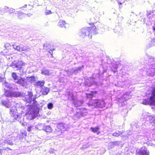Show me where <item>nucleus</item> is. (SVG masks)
Returning a JSON list of instances; mask_svg holds the SVG:
<instances>
[{
	"instance_id": "obj_28",
	"label": "nucleus",
	"mask_w": 155,
	"mask_h": 155,
	"mask_svg": "<svg viewBox=\"0 0 155 155\" xmlns=\"http://www.w3.org/2000/svg\"><path fill=\"white\" fill-rule=\"evenodd\" d=\"M153 30L154 32L153 36L151 38V42L152 45H155V26L153 27Z\"/></svg>"
},
{
	"instance_id": "obj_3",
	"label": "nucleus",
	"mask_w": 155,
	"mask_h": 155,
	"mask_svg": "<svg viewBox=\"0 0 155 155\" xmlns=\"http://www.w3.org/2000/svg\"><path fill=\"white\" fill-rule=\"evenodd\" d=\"M23 109L22 107L19 106L18 104H17L15 107L14 106L10 109V114L13 121L15 120H17L20 124H23L21 120H19L20 117V115L18 114H21V112H23L22 110Z\"/></svg>"
},
{
	"instance_id": "obj_47",
	"label": "nucleus",
	"mask_w": 155,
	"mask_h": 155,
	"mask_svg": "<svg viewBox=\"0 0 155 155\" xmlns=\"http://www.w3.org/2000/svg\"><path fill=\"white\" fill-rule=\"evenodd\" d=\"M54 150L53 149H51L50 150H49V152L50 153H52L54 152Z\"/></svg>"
},
{
	"instance_id": "obj_9",
	"label": "nucleus",
	"mask_w": 155,
	"mask_h": 155,
	"mask_svg": "<svg viewBox=\"0 0 155 155\" xmlns=\"http://www.w3.org/2000/svg\"><path fill=\"white\" fill-rule=\"evenodd\" d=\"M143 118H146L147 120H149L150 123L154 126V128L153 129V131L155 132V116L154 115H150L148 112H143L142 114Z\"/></svg>"
},
{
	"instance_id": "obj_25",
	"label": "nucleus",
	"mask_w": 155,
	"mask_h": 155,
	"mask_svg": "<svg viewBox=\"0 0 155 155\" xmlns=\"http://www.w3.org/2000/svg\"><path fill=\"white\" fill-rule=\"evenodd\" d=\"M84 67V66L82 65L81 67H79L75 68H72L74 74H76L79 71H80L81 69Z\"/></svg>"
},
{
	"instance_id": "obj_34",
	"label": "nucleus",
	"mask_w": 155,
	"mask_h": 155,
	"mask_svg": "<svg viewBox=\"0 0 155 155\" xmlns=\"http://www.w3.org/2000/svg\"><path fill=\"white\" fill-rule=\"evenodd\" d=\"M123 131H117L112 134V135L114 136L118 137L120 135L123 133Z\"/></svg>"
},
{
	"instance_id": "obj_48",
	"label": "nucleus",
	"mask_w": 155,
	"mask_h": 155,
	"mask_svg": "<svg viewBox=\"0 0 155 155\" xmlns=\"http://www.w3.org/2000/svg\"><path fill=\"white\" fill-rule=\"evenodd\" d=\"M26 17L27 16H28V17H30L31 16L32 14L29 13H28V14H26Z\"/></svg>"
},
{
	"instance_id": "obj_27",
	"label": "nucleus",
	"mask_w": 155,
	"mask_h": 155,
	"mask_svg": "<svg viewBox=\"0 0 155 155\" xmlns=\"http://www.w3.org/2000/svg\"><path fill=\"white\" fill-rule=\"evenodd\" d=\"M18 18L20 19L26 17V14L22 13L20 12H18Z\"/></svg>"
},
{
	"instance_id": "obj_12",
	"label": "nucleus",
	"mask_w": 155,
	"mask_h": 155,
	"mask_svg": "<svg viewBox=\"0 0 155 155\" xmlns=\"http://www.w3.org/2000/svg\"><path fill=\"white\" fill-rule=\"evenodd\" d=\"M141 133H140L138 134V137L137 138H140L142 139V141L144 142H146L149 140L150 134L149 133L146 132L142 131Z\"/></svg>"
},
{
	"instance_id": "obj_38",
	"label": "nucleus",
	"mask_w": 155,
	"mask_h": 155,
	"mask_svg": "<svg viewBox=\"0 0 155 155\" xmlns=\"http://www.w3.org/2000/svg\"><path fill=\"white\" fill-rule=\"evenodd\" d=\"M9 8L6 6H5L3 9V12L4 13L8 12Z\"/></svg>"
},
{
	"instance_id": "obj_42",
	"label": "nucleus",
	"mask_w": 155,
	"mask_h": 155,
	"mask_svg": "<svg viewBox=\"0 0 155 155\" xmlns=\"http://www.w3.org/2000/svg\"><path fill=\"white\" fill-rule=\"evenodd\" d=\"M47 107L48 109H51L53 107V104L52 103H49L48 104Z\"/></svg>"
},
{
	"instance_id": "obj_53",
	"label": "nucleus",
	"mask_w": 155,
	"mask_h": 155,
	"mask_svg": "<svg viewBox=\"0 0 155 155\" xmlns=\"http://www.w3.org/2000/svg\"><path fill=\"white\" fill-rule=\"evenodd\" d=\"M118 4H120V5H121L122 4V3L120 2H118Z\"/></svg>"
},
{
	"instance_id": "obj_13",
	"label": "nucleus",
	"mask_w": 155,
	"mask_h": 155,
	"mask_svg": "<svg viewBox=\"0 0 155 155\" xmlns=\"http://www.w3.org/2000/svg\"><path fill=\"white\" fill-rule=\"evenodd\" d=\"M25 63L21 61H14L12 62L11 64V66L13 68H16L17 70L20 69L22 66L25 65Z\"/></svg>"
},
{
	"instance_id": "obj_15",
	"label": "nucleus",
	"mask_w": 155,
	"mask_h": 155,
	"mask_svg": "<svg viewBox=\"0 0 155 155\" xmlns=\"http://www.w3.org/2000/svg\"><path fill=\"white\" fill-rule=\"evenodd\" d=\"M38 129L39 130L42 129L47 132H50L52 130L51 127L49 125H47L44 127V125L41 123H38L37 125Z\"/></svg>"
},
{
	"instance_id": "obj_18",
	"label": "nucleus",
	"mask_w": 155,
	"mask_h": 155,
	"mask_svg": "<svg viewBox=\"0 0 155 155\" xmlns=\"http://www.w3.org/2000/svg\"><path fill=\"white\" fill-rule=\"evenodd\" d=\"M2 104L7 108H9L11 106V103L9 101L8 99L6 98L5 99H2L1 100Z\"/></svg>"
},
{
	"instance_id": "obj_32",
	"label": "nucleus",
	"mask_w": 155,
	"mask_h": 155,
	"mask_svg": "<svg viewBox=\"0 0 155 155\" xmlns=\"http://www.w3.org/2000/svg\"><path fill=\"white\" fill-rule=\"evenodd\" d=\"M35 78L34 76H31L30 77H28L27 78L26 80L29 82L32 83L35 80Z\"/></svg>"
},
{
	"instance_id": "obj_17",
	"label": "nucleus",
	"mask_w": 155,
	"mask_h": 155,
	"mask_svg": "<svg viewBox=\"0 0 155 155\" xmlns=\"http://www.w3.org/2000/svg\"><path fill=\"white\" fill-rule=\"evenodd\" d=\"M3 86L9 89L13 90H14L16 88V85L14 84H10L6 81L2 84Z\"/></svg>"
},
{
	"instance_id": "obj_49",
	"label": "nucleus",
	"mask_w": 155,
	"mask_h": 155,
	"mask_svg": "<svg viewBox=\"0 0 155 155\" xmlns=\"http://www.w3.org/2000/svg\"><path fill=\"white\" fill-rule=\"evenodd\" d=\"M3 80V78H2L1 77H0V82H2Z\"/></svg>"
},
{
	"instance_id": "obj_37",
	"label": "nucleus",
	"mask_w": 155,
	"mask_h": 155,
	"mask_svg": "<svg viewBox=\"0 0 155 155\" xmlns=\"http://www.w3.org/2000/svg\"><path fill=\"white\" fill-rule=\"evenodd\" d=\"M128 93H126V95L127 96L128 95ZM125 96V94H124L122 97H121V98L119 100V102H120L121 101V100H124V101H126V100H127L128 99V97H126Z\"/></svg>"
},
{
	"instance_id": "obj_41",
	"label": "nucleus",
	"mask_w": 155,
	"mask_h": 155,
	"mask_svg": "<svg viewBox=\"0 0 155 155\" xmlns=\"http://www.w3.org/2000/svg\"><path fill=\"white\" fill-rule=\"evenodd\" d=\"M15 12V10L12 8H9L8 12L9 14H11L14 13Z\"/></svg>"
},
{
	"instance_id": "obj_52",
	"label": "nucleus",
	"mask_w": 155,
	"mask_h": 155,
	"mask_svg": "<svg viewBox=\"0 0 155 155\" xmlns=\"http://www.w3.org/2000/svg\"><path fill=\"white\" fill-rule=\"evenodd\" d=\"M3 12V9L1 8H0V12Z\"/></svg>"
},
{
	"instance_id": "obj_40",
	"label": "nucleus",
	"mask_w": 155,
	"mask_h": 155,
	"mask_svg": "<svg viewBox=\"0 0 155 155\" xmlns=\"http://www.w3.org/2000/svg\"><path fill=\"white\" fill-rule=\"evenodd\" d=\"M66 72L68 76H70L74 74L73 71L72 69V68L71 69H70L68 70L67 71H66Z\"/></svg>"
},
{
	"instance_id": "obj_51",
	"label": "nucleus",
	"mask_w": 155,
	"mask_h": 155,
	"mask_svg": "<svg viewBox=\"0 0 155 155\" xmlns=\"http://www.w3.org/2000/svg\"><path fill=\"white\" fill-rule=\"evenodd\" d=\"M49 52L51 54V55L52 54V50H50L49 51Z\"/></svg>"
},
{
	"instance_id": "obj_31",
	"label": "nucleus",
	"mask_w": 155,
	"mask_h": 155,
	"mask_svg": "<svg viewBox=\"0 0 155 155\" xmlns=\"http://www.w3.org/2000/svg\"><path fill=\"white\" fill-rule=\"evenodd\" d=\"M12 92L9 90H6L5 91L4 95L6 97H12Z\"/></svg>"
},
{
	"instance_id": "obj_30",
	"label": "nucleus",
	"mask_w": 155,
	"mask_h": 155,
	"mask_svg": "<svg viewBox=\"0 0 155 155\" xmlns=\"http://www.w3.org/2000/svg\"><path fill=\"white\" fill-rule=\"evenodd\" d=\"M90 129L92 132L94 133H96L100 129V127L99 126H97L95 127H91Z\"/></svg>"
},
{
	"instance_id": "obj_59",
	"label": "nucleus",
	"mask_w": 155,
	"mask_h": 155,
	"mask_svg": "<svg viewBox=\"0 0 155 155\" xmlns=\"http://www.w3.org/2000/svg\"><path fill=\"white\" fill-rule=\"evenodd\" d=\"M140 127H141L140 126ZM141 128H142V127H141Z\"/></svg>"
},
{
	"instance_id": "obj_39",
	"label": "nucleus",
	"mask_w": 155,
	"mask_h": 155,
	"mask_svg": "<svg viewBox=\"0 0 155 155\" xmlns=\"http://www.w3.org/2000/svg\"><path fill=\"white\" fill-rule=\"evenodd\" d=\"M95 92H91V93L87 94V97L89 98H92L94 96V94L95 93Z\"/></svg>"
},
{
	"instance_id": "obj_10",
	"label": "nucleus",
	"mask_w": 155,
	"mask_h": 155,
	"mask_svg": "<svg viewBox=\"0 0 155 155\" xmlns=\"http://www.w3.org/2000/svg\"><path fill=\"white\" fill-rule=\"evenodd\" d=\"M88 105L89 106H92L100 108H103L105 106V104L104 101L97 99L91 100Z\"/></svg>"
},
{
	"instance_id": "obj_46",
	"label": "nucleus",
	"mask_w": 155,
	"mask_h": 155,
	"mask_svg": "<svg viewBox=\"0 0 155 155\" xmlns=\"http://www.w3.org/2000/svg\"><path fill=\"white\" fill-rule=\"evenodd\" d=\"M10 45L9 43H7L5 44L4 47L5 48H6L7 47H8Z\"/></svg>"
},
{
	"instance_id": "obj_8",
	"label": "nucleus",
	"mask_w": 155,
	"mask_h": 155,
	"mask_svg": "<svg viewBox=\"0 0 155 155\" xmlns=\"http://www.w3.org/2000/svg\"><path fill=\"white\" fill-rule=\"evenodd\" d=\"M151 96L150 99H144L143 100L142 104L144 105H153L155 104V87H153L151 90Z\"/></svg>"
},
{
	"instance_id": "obj_22",
	"label": "nucleus",
	"mask_w": 155,
	"mask_h": 155,
	"mask_svg": "<svg viewBox=\"0 0 155 155\" xmlns=\"http://www.w3.org/2000/svg\"><path fill=\"white\" fill-rule=\"evenodd\" d=\"M22 96V93L19 91H12V97H18Z\"/></svg>"
},
{
	"instance_id": "obj_6",
	"label": "nucleus",
	"mask_w": 155,
	"mask_h": 155,
	"mask_svg": "<svg viewBox=\"0 0 155 155\" xmlns=\"http://www.w3.org/2000/svg\"><path fill=\"white\" fill-rule=\"evenodd\" d=\"M96 28L95 26H93L91 28L87 27L85 28H82L78 32L79 35L83 38H84L88 35H90L91 32H93L94 34L95 35L97 33L96 30Z\"/></svg>"
},
{
	"instance_id": "obj_43",
	"label": "nucleus",
	"mask_w": 155,
	"mask_h": 155,
	"mask_svg": "<svg viewBox=\"0 0 155 155\" xmlns=\"http://www.w3.org/2000/svg\"><path fill=\"white\" fill-rule=\"evenodd\" d=\"M52 12L51 10H46L45 12V15H47L51 14Z\"/></svg>"
},
{
	"instance_id": "obj_24",
	"label": "nucleus",
	"mask_w": 155,
	"mask_h": 155,
	"mask_svg": "<svg viewBox=\"0 0 155 155\" xmlns=\"http://www.w3.org/2000/svg\"><path fill=\"white\" fill-rule=\"evenodd\" d=\"M20 46L21 52L23 51H29L30 50V48L26 46L21 44L20 45Z\"/></svg>"
},
{
	"instance_id": "obj_29",
	"label": "nucleus",
	"mask_w": 155,
	"mask_h": 155,
	"mask_svg": "<svg viewBox=\"0 0 155 155\" xmlns=\"http://www.w3.org/2000/svg\"><path fill=\"white\" fill-rule=\"evenodd\" d=\"M118 66V65L117 64H116V62L114 64V63H113L111 68V69L114 73L117 71V69Z\"/></svg>"
},
{
	"instance_id": "obj_57",
	"label": "nucleus",
	"mask_w": 155,
	"mask_h": 155,
	"mask_svg": "<svg viewBox=\"0 0 155 155\" xmlns=\"http://www.w3.org/2000/svg\"><path fill=\"white\" fill-rule=\"evenodd\" d=\"M45 45H44V49H45Z\"/></svg>"
},
{
	"instance_id": "obj_5",
	"label": "nucleus",
	"mask_w": 155,
	"mask_h": 155,
	"mask_svg": "<svg viewBox=\"0 0 155 155\" xmlns=\"http://www.w3.org/2000/svg\"><path fill=\"white\" fill-rule=\"evenodd\" d=\"M147 74L151 77L155 75V58H151L148 61V63L145 65Z\"/></svg>"
},
{
	"instance_id": "obj_56",
	"label": "nucleus",
	"mask_w": 155,
	"mask_h": 155,
	"mask_svg": "<svg viewBox=\"0 0 155 155\" xmlns=\"http://www.w3.org/2000/svg\"><path fill=\"white\" fill-rule=\"evenodd\" d=\"M0 121L1 122V123H2V121L1 120H0ZM2 123L4 122V120H2Z\"/></svg>"
},
{
	"instance_id": "obj_45",
	"label": "nucleus",
	"mask_w": 155,
	"mask_h": 155,
	"mask_svg": "<svg viewBox=\"0 0 155 155\" xmlns=\"http://www.w3.org/2000/svg\"><path fill=\"white\" fill-rule=\"evenodd\" d=\"M33 126H31H31H29L27 128V130L29 132L31 131L32 129H33Z\"/></svg>"
},
{
	"instance_id": "obj_35",
	"label": "nucleus",
	"mask_w": 155,
	"mask_h": 155,
	"mask_svg": "<svg viewBox=\"0 0 155 155\" xmlns=\"http://www.w3.org/2000/svg\"><path fill=\"white\" fill-rule=\"evenodd\" d=\"M12 46H13V48L14 49L17 50L18 51L21 52L20 45H16L14 44V45H12Z\"/></svg>"
},
{
	"instance_id": "obj_23",
	"label": "nucleus",
	"mask_w": 155,
	"mask_h": 155,
	"mask_svg": "<svg viewBox=\"0 0 155 155\" xmlns=\"http://www.w3.org/2000/svg\"><path fill=\"white\" fill-rule=\"evenodd\" d=\"M49 88L48 87H42L41 90V92L43 95H46L48 93Z\"/></svg>"
},
{
	"instance_id": "obj_14",
	"label": "nucleus",
	"mask_w": 155,
	"mask_h": 155,
	"mask_svg": "<svg viewBox=\"0 0 155 155\" xmlns=\"http://www.w3.org/2000/svg\"><path fill=\"white\" fill-rule=\"evenodd\" d=\"M149 152L147 148L143 147L136 150V155H149Z\"/></svg>"
},
{
	"instance_id": "obj_55",
	"label": "nucleus",
	"mask_w": 155,
	"mask_h": 155,
	"mask_svg": "<svg viewBox=\"0 0 155 155\" xmlns=\"http://www.w3.org/2000/svg\"><path fill=\"white\" fill-rule=\"evenodd\" d=\"M26 6H27V5H25L23 7H25H25H26Z\"/></svg>"
},
{
	"instance_id": "obj_7",
	"label": "nucleus",
	"mask_w": 155,
	"mask_h": 155,
	"mask_svg": "<svg viewBox=\"0 0 155 155\" xmlns=\"http://www.w3.org/2000/svg\"><path fill=\"white\" fill-rule=\"evenodd\" d=\"M23 97V100L28 103V104H26L27 106H29V110L31 107H33V99L32 98L33 94L31 92L28 91L25 93L24 94L22 93V96Z\"/></svg>"
},
{
	"instance_id": "obj_26",
	"label": "nucleus",
	"mask_w": 155,
	"mask_h": 155,
	"mask_svg": "<svg viewBox=\"0 0 155 155\" xmlns=\"http://www.w3.org/2000/svg\"><path fill=\"white\" fill-rule=\"evenodd\" d=\"M44 84L45 82L43 81H38L35 82L34 85L37 86H39L40 87H42L44 86Z\"/></svg>"
},
{
	"instance_id": "obj_33",
	"label": "nucleus",
	"mask_w": 155,
	"mask_h": 155,
	"mask_svg": "<svg viewBox=\"0 0 155 155\" xmlns=\"http://www.w3.org/2000/svg\"><path fill=\"white\" fill-rule=\"evenodd\" d=\"M41 73L42 74L48 75L49 74V71L48 70L44 69L41 70Z\"/></svg>"
},
{
	"instance_id": "obj_4",
	"label": "nucleus",
	"mask_w": 155,
	"mask_h": 155,
	"mask_svg": "<svg viewBox=\"0 0 155 155\" xmlns=\"http://www.w3.org/2000/svg\"><path fill=\"white\" fill-rule=\"evenodd\" d=\"M101 74L99 72V74H94L92 78L85 80L84 82V85L88 87L92 85H101L102 83L99 74Z\"/></svg>"
},
{
	"instance_id": "obj_19",
	"label": "nucleus",
	"mask_w": 155,
	"mask_h": 155,
	"mask_svg": "<svg viewBox=\"0 0 155 155\" xmlns=\"http://www.w3.org/2000/svg\"><path fill=\"white\" fill-rule=\"evenodd\" d=\"M68 127L67 124L64 123H60L57 125V129L56 130H61L63 129L66 130Z\"/></svg>"
},
{
	"instance_id": "obj_20",
	"label": "nucleus",
	"mask_w": 155,
	"mask_h": 155,
	"mask_svg": "<svg viewBox=\"0 0 155 155\" xmlns=\"http://www.w3.org/2000/svg\"><path fill=\"white\" fill-rule=\"evenodd\" d=\"M58 25L60 27H64L65 28H66L67 27L68 24L65 21L63 20H60L58 23Z\"/></svg>"
},
{
	"instance_id": "obj_54",
	"label": "nucleus",
	"mask_w": 155,
	"mask_h": 155,
	"mask_svg": "<svg viewBox=\"0 0 155 155\" xmlns=\"http://www.w3.org/2000/svg\"><path fill=\"white\" fill-rule=\"evenodd\" d=\"M2 154V150L0 149V155H1Z\"/></svg>"
},
{
	"instance_id": "obj_50",
	"label": "nucleus",
	"mask_w": 155,
	"mask_h": 155,
	"mask_svg": "<svg viewBox=\"0 0 155 155\" xmlns=\"http://www.w3.org/2000/svg\"><path fill=\"white\" fill-rule=\"evenodd\" d=\"M3 62V60L0 58V65L2 64Z\"/></svg>"
},
{
	"instance_id": "obj_36",
	"label": "nucleus",
	"mask_w": 155,
	"mask_h": 155,
	"mask_svg": "<svg viewBox=\"0 0 155 155\" xmlns=\"http://www.w3.org/2000/svg\"><path fill=\"white\" fill-rule=\"evenodd\" d=\"M18 70H19V74L21 76H23L24 74H25L26 71L22 69V67L20 69H18Z\"/></svg>"
},
{
	"instance_id": "obj_2",
	"label": "nucleus",
	"mask_w": 155,
	"mask_h": 155,
	"mask_svg": "<svg viewBox=\"0 0 155 155\" xmlns=\"http://www.w3.org/2000/svg\"><path fill=\"white\" fill-rule=\"evenodd\" d=\"M23 138L22 135H19L15 133L9 135L7 138L4 140L3 143L5 146L3 148V150H5L6 149H8L11 150V149L8 147V146H12L14 144H16L20 140L22 139Z\"/></svg>"
},
{
	"instance_id": "obj_44",
	"label": "nucleus",
	"mask_w": 155,
	"mask_h": 155,
	"mask_svg": "<svg viewBox=\"0 0 155 155\" xmlns=\"http://www.w3.org/2000/svg\"><path fill=\"white\" fill-rule=\"evenodd\" d=\"M125 75H123L122 76V80L123 82H127L128 81V77L127 78H126V79L124 78V76Z\"/></svg>"
},
{
	"instance_id": "obj_16",
	"label": "nucleus",
	"mask_w": 155,
	"mask_h": 155,
	"mask_svg": "<svg viewBox=\"0 0 155 155\" xmlns=\"http://www.w3.org/2000/svg\"><path fill=\"white\" fill-rule=\"evenodd\" d=\"M16 83L19 84L24 87H26L27 85V82L26 79L24 78H22L21 77L19 78L18 80L17 81Z\"/></svg>"
},
{
	"instance_id": "obj_1",
	"label": "nucleus",
	"mask_w": 155,
	"mask_h": 155,
	"mask_svg": "<svg viewBox=\"0 0 155 155\" xmlns=\"http://www.w3.org/2000/svg\"><path fill=\"white\" fill-rule=\"evenodd\" d=\"M35 98H33V105L29 110H28L26 114V118L29 120H32L37 116L39 113L40 107H41L46 104V102L43 100L40 101L38 103L35 100Z\"/></svg>"
},
{
	"instance_id": "obj_58",
	"label": "nucleus",
	"mask_w": 155,
	"mask_h": 155,
	"mask_svg": "<svg viewBox=\"0 0 155 155\" xmlns=\"http://www.w3.org/2000/svg\"><path fill=\"white\" fill-rule=\"evenodd\" d=\"M126 76H127L128 75L127 74H126Z\"/></svg>"
},
{
	"instance_id": "obj_11",
	"label": "nucleus",
	"mask_w": 155,
	"mask_h": 155,
	"mask_svg": "<svg viewBox=\"0 0 155 155\" xmlns=\"http://www.w3.org/2000/svg\"><path fill=\"white\" fill-rule=\"evenodd\" d=\"M68 99L74 101L73 103L76 107L80 106L83 102V101L81 100L77 99L76 97L74 96L72 93H69L68 94Z\"/></svg>"
},
{
	"instance_id": "obj_21",
	"label": "nucleus",
	"mask_w": 155,
	"mask_h": 155,
	"mask_svg": "<svg viewBox=\"0 0 155 155\" xmlns=\"http://www.w3.org/2000/svg\"><path fill=\"white\" fill-rule=\"evenodd\" d=\"M11 76L15 82L16 83V82L17 80H18L20 77L18 76L16 73L12 72L11 74Z\"/></svg>"
}]
</instances>
